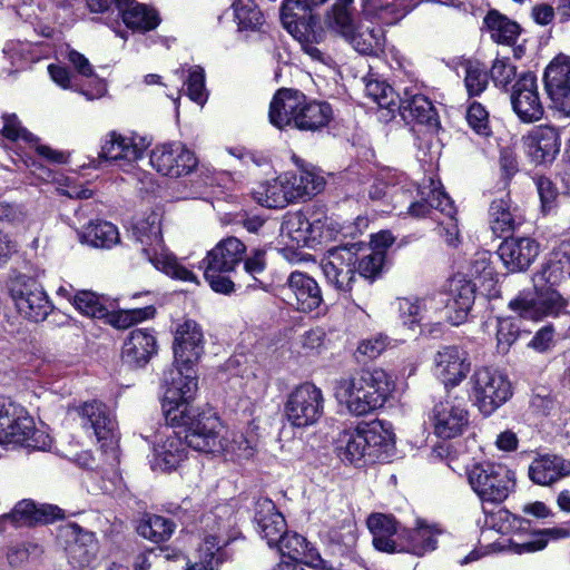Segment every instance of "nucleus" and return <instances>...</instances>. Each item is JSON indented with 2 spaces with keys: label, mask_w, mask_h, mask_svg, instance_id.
<instances>
[{
  "label": "nucleus",
  "mask_w": 570,
  "mask_h": 570,
  "mask_svg": "<svg viewBox=\"0 0 570 570\" xmlns=\"http://www.w3.org/2000/svg\"><path fill=\"white\" fill-rule=\"evenodd\" d=\"M180 406L170 407L165 420L174 426H186L184 439L188 448L204 453H224L237 460H247L255 454L254 438L242 433H233L230 438L220 435L222 423L212 410L199 411L190 404Z\"/></svg>",
  "instance_id": "1"
},
{
  "label": "nucleus",
  "mask_w": 570,
  "mask_h": 570,
  "mask_svg": "<svg viewBox=\"0 0 570 570\" xmlns=\"http://www.w3.org/2000/svg\"><path fill=\"white\" fill-rule=\"evenodd\" d=\"M204 351V335L200 326L193 320L179 324L175 332L174 367L165 374L168 387L163 400L164 415L173 407L189 404L197 391V376L194 364Z\"/></svg>",
  "instance_id": "2"
},
{
  "label": "nucleus",
  "mask_w": 570,
  "mask_h": 570,
  "mask_svg": "<svg viewBox=\"0 0 570 570\" xmlns=\"http://www.w3.org/2000/svg\"><path fill=\"white\" fill-rule=\"evenodd\" d=\"M189 500H184L173 513L183 524L189 525L197 521L205 533L204 541L198 549L199 560L187 570H218L220 563V547L228 544V533L233 524V510L227 504L217 505L214 510L198 517V511L190 510Z\"/></svg>",
  "instance_id": "3"
},
{
  "label": "nucleus",
  "mask_w": 570,
  "mask_h": 570,
  "mask_svg": "<svg viewBox=\"0 0 570 570\" xmlns=\"http://www.w3.org/2000/svg\"><path fill=\"white\" fill-rule=\"evenodd\" d=\"M392 390L390 375L377 367L340 379L335 385V397L351 414L361 416L382 407Z\"/></svg>",
  "instance_id": "4"
},
{
  "label": "nucleus",
  "mask_w": 570,
  "mask_h": 570,
  "mask_svg": "<svg viewBox=\"0 0 570 570\" xmlns=\"http://www.w3.org/2000/svg\"><path fill=\"white\" fill-rule=\"evenodd\" d=\"M132 235L139 245L141 257L156 269L178 281L197 283V276L181 265L165 246L160 217L157 213H151L146 218L137 220L132 227Z\"/></svg>",
  "instance_id": "5"
},
{
  "label": "nucleus",
  "mask_w": 570,
  "mask_h": 570,
  "mask_svg": "<svg viewBox=\"0 0 570 570\" xmlns=\"http://www.w3.org/2000/svg\"><path fill=\"white\" fill-rule=\"evenodd\" d=\"M322 4L312 0H284L281 8L284 28L301 43L304 52L317 61H324V53L317 45L324 40L325 32L315 13Z\"/></svg>",
  "instance_id": "6"
},
{
  "label": "nucleus",
  "mask_w": 570,
  "mask_h": 570,
  "mask_svg": "<svg viewBox=\"0 0 570 570\" xmlns=\"http://www.w3.org/2000/svg\"><path fill=\"white\" fill-rule=\"evenodd\" d=\"M51 443L50 435L36 428L33 419L23 406L10 399L0 397V444L46 451Z\"/></svg>",
  "instance_id": "7"
},
{
  "label": "nucleus",
  "mask_w": 570,
  "mask_h": 570,
  "mask_svg": "<svg viewBox=\"0 0 570 570\" xmlns=\"http://www.w3.org/2000/svg\"><path fill=\"white\" fill-rule=\"evenodd\" d=\"M353 0H335L326 11V24L343 36L353 48L363 55H375L383 49L384 36L381 28H355L350 7Z\"/></svg>",
  "instance_id": "8"
},
{
  "label": "nucleus",
  "mask_w": 570,
  "mask_h": 570,
  "mask_svg": "<svg viewBox=\"0 0 570 570\" xmlns=\"http://www.w3.org/2000/svg\"><path fill=\"white\" fill-rule=\"evenodd\" d=\"M468 479L483 505L485 503L501 504L515 488L514 472L508 466L494 462L474 464L468 471Z\"/></svg>",
  "instance_id": "9"
},
{
  "label": "nucleus",
  "mask_w": 570,
  "mask_h": 570,
  "mask_svg": "<svg viewBox=\"0 0 570 570\" xmlns=\"http://www.w3.org/2000/svg\"><path fill=\"white\" fill-rule=\"evenodd\" d=\"M470 396L481 413L492 414L512 396L508 377L498 370L480 367L470 377Z\"/></svg>",
  "instance_id": "10"
},
{
  "label": "nucleus",
  "mask_w": 570,
  "mask_h": 570,
  "mask_svg": "<svg viewBox=\"0 0 570 570\" xmlns=\"http://www.w3.org/2000/svg\"><path fill=\"white\" fill-rule=\"evenodd\" d=\"M323 413V392L313 383H303L288 394L285 403V414L293 426H311L322 417Z\"/></svg>",
  "instance_id": "11"
},
{
  "label": "nucleus",
  "mask_w": 570,
  "mask_h": 570,
  "mask_svg": "<svg viewBox=\"0 0 570 570\" xmlns=\"http://www.w3.org/2000/svg\"><path fill=\"white\" fill-rule=\"evenodd\" d=\"M10 295L18 313L29 321H45L52 312V305L42 286L29 276L18 275L13 278Z\"/></svg>",
  "instance_id": "12"
},
{
  "label": "nucleus",
  "mask_w": 570,
  "mask_h": 570,
  "mask_svg": "<svg viewBox=\"0 0 570 570\" xmlns=\"http://www.w3.org/2000/svg\"><path fill=\"white\" fill-rule=\"evenodd\" d=\"M358 255V244L351 243L330 248L322 261L323 273L327 282L338 291H351L355 281Z\"/></svg>",
  "instance_id": "13"
},
{
  "label": "nucleus",
  "mask_w": 570,
  "mask_h": 570,
  "mask_svg": "<svg viewBox=\"0 0 570 570\" xmlns=\"http://www.w3.org/2000/svg\"><path fill=\"white\" fill-rule=\"evenodd\" d=\"M148 145L145 138L110 131L102 141L99 157L122 171L130 173L136 161L142 158Z\"/></svg>",
  "instance_id": "14"
},
{
  "label": "nucleus",
  "mask_w": 570,
  "mask_h": 570,
  "mask_svg": "<svg viewBox=\"0 0 570 570\" xmlns=\"http://www.w3.org/2000/svg\"><path fill=\"white\" fill-rule=\"evenodd\" d=\"M149 161L159 174L171 178L190 174L198 164L195 154L178 141L156 146Z\"/></svg>",
  "instance_id": "15"
},
{
  "label": "nucleus",
  "mask_w": 570,
  "mask_h": 570,
  "mask_svg": "<svg viewBox=\"0 0 570 570\" xmlns=\"http://www.w3.org/2000/svg\"><path fill=\"white\" fill-rule=\"evenodd\" d=\"M567 306V299L550 286L539 288L535 296L520 294L509 303V307L520 317L529 320L559 315L566 311Z\"/></svg>",
  "instance_id": "16"
},
{
  "label": "nucleus",
  "mask_w": 570,
  "mask_h": 570,
  "mask_svg": "<svg viewBox=\"0 0 570 570\" xmlns=\"http://www.w3.org/2000/svg\"><path fill=\"white\" fill-rule=\"evenodd\" d=\"M433 433L440 439L461 435L469 423V412L463 402L448 395L440 400L429 415Z\"/></svg>",
  "instance_id": "17"
},
{
  "label": "nucleus",
  "mask_w": 570,
  "mask_h": 570,
  "mask_svg": "<svg viewBox=\"0 0 570 570\" xmlns=\"http://www.w3.org/2000/svg\"><path fill=\"white\" fill-rule=\"evenodd\" d=\"M510 101L513 111L522 122L540 120L544 109L541 102L537 77L531 72L522 73L512 86Z\"/></svg>",
  "instance_id": "18"
},
{
  "label": "nucleus",
  "mask_w": 570,
  "mask_h": 570,
  "mask_svg": "<svg viewBox=\"0 0 570 570\" xmlns=\"http://www.w3.org/2000/svg\"><path fill=\"white\" fill-rule=\"evenodd\" d=\"M543 79L552 106L570 116V59L556 57L546 68Z\"/></svg>",
  "instance_id": "19"
},
{
  "label": "nucleus",
  "mask_w": 570,
  "mask_h": 570,
  "mask_svg": "<svg viewBox=\"0 0 570 570\" xmlns=\"http://www.w3.org/2000/svg\"><path fill=\"white\" fill-rule=\"evenodd\" d=\"M433 185L434 183L431 181L426 193L425 188L421 190L406 178L405 181L393 188L390 195V203L393 209L399 210V215H407L415 218L425 217L431 212L430 200L432 191L438 188Z\"/></svg>",
  "instance_id": "20"
},
{
  "label": "nucleus",
  "mask_w": 570,
  "mask_h": 570,
  "mask_svg": "<svg viewBox=\"0 0 570 570\" xmlns=\"http://www.w3.org/2000/svg\"><path fill=\"white\" fill-rule=\"evenodd\" d=\"M396 114L406 124L424 125L430 129L439 127V117L432 102L413 88H405L397 98Z\"/></svg>",
  "instance_id": "21"
},
{
  "label": "nucleus",
  "mask_w": 570,
  "mask_h": 570,
  "mask_svg": "<svg viewBox=\"0 0 570 570\" xmlns=\"http://www.w3.org/2000/svg\"><path fill=\"white\" fill-rule=\"evenodd\" d=\"M79 414L82 419V425L91 429L102 445L114 444L118 439L117 421L114 413L101 402H86L80 409Z\"/></svg>",
  "instance_id": "22"
},
{
  "label": "nucleus",
  "mask_w": 570,
  "mask_h": 570,
  "mask_svg": "<svg viewBox=\"0 0 570 570\" xmlns=\"http://www.w3.org/2000/svg\"><path fill=\"white\" fill-rule=\"evenodd\" d=\"M539 254V244L530 237H505L498 255L509 272L527 271Z\"/></svg>",
  "instance_id": "23"
},
{
  "label": "nucleus",
  "mask_w": 570,
  "mask_h": 570,
  "mask_svg": "<svg viewBox=\"0 0 570 570\" xmlns=\"http://www.w3.org/2000/svg\"><path fill=\"white\" fill-rule=\"evenodd\" d=\"M61 535L67 538L66 552L70 564L85 569L96 560L98 546L91 532L83 531L77 524L70 523L61 529Z\"/></svg>",
  "instance_id": "24"
},
{
  "label": "nucleus",
  "mask_w": 570,
  "mask_h": 570,
  "mask_svg": "<svg viewBox=\"0 0 570 570\" xmlns=\"http://www.w3.org/2000/svg\"><path fill=\"white\" fill-rule=\"evenodd\" d=\"M475 285L461 276L449 281L448 299L445 302L448 321L458 326L464 323L474 303Z\"/></svg>",
  "instance_id": "25"
},
{
  "label": "nucleus",
  "mask_w": 570,
  "mask_h": 570,
  "mask_svg": "<svg viewBox=\"0 0 570 570\" xmlns=\"http://www.w3.org/2000/svg\"><path fill=\"white\" fill-rule=\"evenodd\" d=\"M285 289L287 291L288 304L301 312H312L323 302L317 282L301 272L291 273Z\"/></svg>",
  "instance_id": "26"
},
{
  "label": "nucleus",
  "mask_w": 570,
  "mask_h": 570,
  "mask_svg": "<svg viewBox=\"0 0 570 570\" xmlns=\"http://www.w3.org/2000/svg\"><path fill=\"white\" fill-rule=\"evenodd\" d=\"M469 371L466 354L456 346H444L434 355V373L445 386L459 385Z\"/></svg>",
  "instance_id": "27"
},
{
  "label": "nucleus",
  "mask_w": 570,
  "mask_h": 570,
  "mask_svg": "<svg viewBox=\"0 0 570 570\" xmlns=\"http://www.w3.org/2000/svg\"><path fill=\"white\" fill-rule=\"evenodd\" d=\"M167 425L158 433V440L154 444V454L156 465L169 471L176 469L186 456V448L178 435L170 428H175L166 421ZM186 430V426H183Z\"/></svg>",
  "instance_id": "28"
},
{
  "label": "nucleus",
  "mask_w": 570,
  "mask_h": 570,
  "mask_svg": "<svg viewBox=\"0 0 570 570\" xmlns=\"http://www.w3.org/2000/svg\"><path fill=\"white\" fill-rule=\"evenodd\" d=\"M443 529L438 523L417 519L414 529H403L399 538L405 541L400 551H406L415 556H423L436 549L438 537Z\"/></svg>",
  "instance_id": "29"
},
{
  "label": "nucleus",
  "mask_w": 570,
  "mask_h": 570,
  "mask_svg": "<svg viewBox=\"0 0 570 570\" xmlns=\"http://www.w3.org/2000/svg\"><path fill=\"white\" fill-rule=\"evenodd\" d=\"M304 95L297 90L279 89L269 105V121L278 129L295 128V118L298 115Z\"/></svg>",
  "instance_id": "30"
},
{
  "label": "nucleus",
  "mask_w": 570,
  "mask_h": 570,
  "mask_svg": "<svg viewBox=\"0 0 570 570\" xmlns=\"http://www.w3.org/2000/svg\"><path fill=\"white\" fill-rule=\"evenodd\" d=\"M528 473L533 483L548 487L570 476V460L557 454L539 455L529 465Z\"/></svg>",
  "instance_id": "31"
},
{
  "label": "nucleus",
  "mask_w": 570,
  "mask_h": 570,
  "mask_svg": "<svg viewBox=\"0 0 570 570\" xmlns=\"http://www.w3.org/2000/svg\"><path fill=\"white\" fill-rule=\"evenodd\" d=\"M282 556H287L292 561L305 563L308 567L331 570L332 567L323 560L314 547H311L306 539L297 533H286L275 546Z\"/></svg>",
  "instance_id": "32"
},
{
  "label": "nucleus",
  "mask_w": 570,
  "mask_h": 570,
  "mask_svg": "<svg viewBox=\"0 0 570 570\" xmlns=\"http://www.w3.org/2000/svg\"><path fill=\"white\" fill-rule=\"evenodd\" d=\"M523 218L518 209L512 207L509 194L494 198L489 207V225L497 237H508L520 225Z\"/></svg>",
  "instance_id": "33"
},
{
  "label": "nucleus",
  "mask_w": 570,
  "mask_h": 570,
  "mask_svg": "<svg viewBox=\"0 0 570 570\" xmlns=\"http://www.w3.org/2000/svg\"><path fill=\"white\" fill-rule=\"evenodd\" d=\"M246 253V246L236 237H227L222 239L206 257L202 261V265L214 267L225 272H233L243 261Z\"/></svg>",
  "instance_id": "34"
},
{
  "label": "nucleus",
  "mask_w": 570,
  "mask_h": 570,
  "mask_svg": "<svg viewBox=\"0 0 570 570\" xmlns=\"http://www.w3.org/2000/svg\"><path fill=\"white\" fill-rule=\"evenodd\" d=\"M254 199L267 208H284L289 203L298 199V194L292 191L287 175H281L273 180H267L253 190Z\"/></svg>",
  "instance_id": "35"
},
{
  "label": "nucleus",
  "mask_w": 570,
  "mask_h": 570,
  "mask_svg": "<svg viewBox=\"0 0 570 570\" xmlns=\"http://www.w3.org/2000/svg\"><path fill=\"white\" fill-rule=\"evenodd\" d=\"M156 337L145 328L130 332L122 346V360L132 366H144L156 353Z\"/></svg>",
  "instance_id": "36"
},
{
  "label": "nucleus",
  "mask_w": 570,
  "mask_h": 570,
  "mask_svg": "<svg viewBox=\"0 0 570 570\" xmlns=\"http://www.w3.org/2000/svg\"><path fill=\"white\" fill-rule=\"evenodd\" d=\"M255 521L257 523V531L271 548L275 547L286 533L285 518L275 509L271 500H264L258 503Z\"/></svg>",
  "instance_id": "37"
},
{
  "label": "nucleus",
  "mask_w": 570,
  "mask_h": 570,
  "mask_svg": "<svg viewBox=\"0 0 570 570\" xmlns=\"http://www.w3.org/2000/svg\"><path fill=\"white\" fill-rule=\"evenodd\" d=\"M56 510L57 508L53 507L39 509L32 501L22 500L10 512L0 515V524L10 522L20 528L36 523H48L57 518Z\"/></svg>",
  "instance_id": "38"
},
{
  "label": "nucleus",
  "mask_w": 570,
  "mask_h": 570,
  "mask_svg": "<svg viewBox=\"0 0 570 570\" xmlns=\"http://www.w3.org/2000/svg\"><path fill=\"white\" fill-rule=\"evenodd\" d=\"M431 209L435 208L444 214L445 218L439 223V235L452 247L460 243V229L455 218V207L450 197L441 189L435 188L432 191L430 200Z\"/></svg>",
  "instance_id": "39"
},
{
  "label": "nucleus",
  "mask_w": 570,
  "mask_h": 570,
  "mask_svg": "<svg viewBox=\"0 0 570 570\" xmlns=\"http://www.w3.org/2000/svg\"><path fill=\"white\" fill-rule=\"evenodd\" d=\"M333 119V109L326 101H306L301 105L295 118V128L302 131H320Z\"/></svg>",
  "instance_id": "40"
},
{
  "label": "nucleus",
  "mask_w": 570,
  "mask_h": 570,
  "mask_svg": "<svg viewBox=\"0 0 570 570\" xmlns=\"http://www.w3.org/2000/svg\"><path fill=\"white\" fill-rule=\"evenodd\" d=\"M362 81L364 83L365 97L379 106L382 111V118L385 120L394 118L400 95L389 83L375 78L373 75L364 77Z\"/></svg>",
  "instance_id": "41"
},
{
  "label": "nucleus",
  "mask_w": 570,
  "mask_h": 570,
  "mask_svg": "<svg viewBox=\"0 0 570 570\" xmlns=\"http://www.w3.org/2000/svg\"><path fill=\"white\" fill-rule=\"evenodd\" d=\"M367 527L373 535V546L383 552H396L394 535H399V527L394 517L373 513L367 519Z\"/></svg>",
  "instance_id": "42"
},
{
  "label": "nucleus",
  "mask_w": 570,
  "mask_h": 570,
  "mask_svg": "<svg viewBox=\"0 0 570 570\" xmlns=\"http://www.w3.org/2000/svg\"><path fill=\"white\" fill-rule=\"evenodd\" d=\"M559 149V135L553 127H539L530 135L529 154L535 161L547 163L553 160Z\"/></svg>",
  "instance_id": "43"
},
{
  "label": "nucleus",
  "mask_w": 570,
  "mask_h": 570,
  "mask_svg": "<svg viewBox=\"0 0 570 570\" xmlns=\"http://www.w3.org/2000/svg\"><path fill=\"white\" fill-rule=\"evenodd\" d=\"M48 72L50 75L51 80L57 86L65 90H72L79 92L89 101L99 99L104 97L107 92V86L102 79L94 80L92 87L90 89L79 87L75 82V77L72 76V73L63 66L51 63L48 66Z\"/></svg>",
  "instance_id": "44"
},
{
  "label": "nucleus",
  "mask_w": 570,
  "mask_h": 570,
  "mask_svg": "<svg viewBox=\"0 0 570 570\" xmlns=\"http://www.w3.org/2000/svg\"><path fill=\"white\" fill-rule=\"evenodd\" d=\"M361 429L365 440L366 454L371 461L380 459L382 454L393 448V434L384 428L381 421L361 425Z\"/></svg>",
  "instance_id": "45"
},
{
  "label": "nucleus",
  "mask_w": 570,
  "mask_h": 570,
  "mask_svg": "<svg viewBox=\"0 0 570 570\" xmlns=\"http://www.w3.org/2000/svg\"><path fill=\"white\" fill-rule=\"evenodd\" d=\"M361 425L342 431L335 441V451L342 461L357 463L367 458Z\"/></svg>",
  "instance_id": "46"
},
{
  "label": "nucleus",
  "mask_w": 570,
  "mask_h": 570,
  "mask_svg": "<svg viewBox=\"0 0 570 570\" xmlns=\"http://www.w3.org/2000/svg\"><path fill=\"white\" fill-rule=\"evenodd\" d=\"M125 24L136 31L146 32L155 29L160 19L157 12L149 9L145 4L137 3L132 0L131 3L119 8Z\"/></svg>",
  "instance_id": "47"
},
{
  "label": "nucleus",
  "mask_w": 570,
  "mask_h": 570,
  "mask_svg": "<svg viewBox=\"0 0 570 570\" xmlns=\"http://www.w3.org/2000/svg\"><path fill=\"white\" fill-rule=\"evenodd\" d=\"M176 524L161 515L150 514L146 515L138 524V533L154 542H164L171 538Z\"/></svg>",
  "instance_id": "48"
},
{
  "label": "nucleus",
  "mask_w": 570,
  "mask_h": 570,
  "mask_svg": "<svg viewBox=\"0 0 570 570\" xmlns=\"http://www.w3.org/2000/svg\"><path fill=\"white\" fill-rule=\"evenodd\" d=\"M82 240L92 247L109 248L119 240L117 227L109 222L90 223L82 233Z\"/></svg>",
  "instance_id": "49"
},
{
  "label": "nucleus",
  "mask_w": 570,
  "mask_h": 570,
  "mask_svg": "<svg viewBox=\"0 0 570 570\" xmlns=\"http://www.w3.org/2000/svg\"><path fill=\"white\" fill-rule=\"evenodd\" d=\"M311 217L302 212H295L286 216L281 230L297 246H307L311 243Z\"/></svg>",
  "instance_id": "50"
},
{
  "label": "nucleus",
  "mask_w": 570,
  "mask_h": 570,
  "mask_svg": "<svg viewBox=\"0 0 570 570\" xmlns=\"http://www.w3.org/2000/svg\"><path fill=\"white\" fill-rule=\"evenodd\" d=\"M443 299L436 302L435 295L424 297H407L399 302V309L402 316L411 318V323H420L432 311L439 309Z\"/></svg>",
  "instance_id": "51"
},
{
  "label": "nucleus",
  "mask_w": 570,
  "mask_h": 570,
  "mask_svg": "<svg viewBox=\"0 0 570 570\" xmlns=\"http://www.w3.org/2000/svg\"><path fill=\"white\" fill-rule=\"evenodd\" d=\"M484 23L491 32V38L499 43H512L519 36V26L498 11H490L484 18Z\"/></svg>",
  "instance_id": "52"
},
{
  "label": "nucleus",
  "mask_w": 570,
  "mask_h": 570,
  "mask_svg": "<svg viewBox=\"0 0 570 570\" xmlns=\"http://www.w3.org/2000/svg\"><path fill=\"white\" fill-rule=\"evenodd\" d=\"M292 191L298 194V198L311 197L321 193L325 186L322 176L309 171L302 170L298 174H286Z\"/></svg>",
  "instance_id": "53"
},
{
  "label": "nucleus",
  "mask_w": 570,
  "mask_h": 570,
  "mask_svg": "<svg viewBox=\"0 0 570 570\" xmlns=\"http://www.w3.org/2000/svg\"><path fill=\"white\" fill-rule=\"evenodd\" d=\"M406 180V175L395 169H384L379 173L374 183L368 189V197L372 200L390 199V195L399 184Z\"/></svg>",
  "instance_id": "54"
},
{
  "label": "nucleus",
  "mask_w": 570,
  "mask_h": 570,
  "mask_svg": "<svg viewBox=\"0 0 570 570\" xmlns=\"http://www.w3.org/2000/svg\"><path fill=\"white\" fill-rule=\"evenodd\" d=\"M73 306L81 314L94 318H105L108 315L105 298L91 291L76 292L73 295Z\"/></svg>",
  "instance_id": "55"
},
{
  "label": "nucleus",
  "mask_w": 570,
  "mask_h": 570,
  "mask_svg": "<svg viewBox=\"0 0 570 570\" xmlns=\"http://www.w3.org/2000/svg\"><path fill=\"white\" fill-rule=\"evenodd\" d=\"M357 244L360 255L356 263V273L364 278L374 279L381 273L384 254L381 250L370 249L363 243Z\"/></svg>",
  "instance_id": "56"
},
{
  "label": "nucleus",
  "mask_w": 570,
  "mask_h": 570,
  "mask_svg": "<svg viewBox=\"0 0 570 570\" xmlns=\"http://www.w3.org/2000/svg\"><path fill=\"white\" fill-rule=\"evenodd\" d=\"M556 533L558 535H567L566 530L561 529H547L534 535V538L515 541L510 539L508 546L501 544L499 550H509L515 554L531 553L535 551H540L546 548L548 540L544 538L547 534Z\"/></svg>",
  "instance_id": "57"
},
{
  "label": "nucleus",
  "mask_w": 570,
  "mask_h": 570,
  "mask_svg": "<svg viewBox=\"0 0 570 570\" xmlns=\"http://www.w3.org/2000/svg\"><path fill=\"white\" fill-rule=\"evenodd\" d=\"M391 345V340L383 333L372 334L360 341L356 348L358 362H366L377 358Z\"/></svg>",
  "instance_id": "58"
},
{
  "label": "nucleus",
  "mask_w": 570,
  "mask_h": 570,
  "mask_svg": "<svg viewBox=\"0 0 570 570\" xmlns=\"http://www.w3.org/2000/svg\"><path fill=\"white\" fill-rule=\"evenodd\" d=\"M156 309L153 305L121 309L107 315L109 323L117 328H128L131 325L151 318Z\"/></svg>",
  "instance_id": "59"
},
{
  "label": "nucleus",
  "mask_w": 570,
  "mask_h": 570,
  "mask_svg": "<svg viewBox=\"0 0 570 570\" xmlns=\"http://www.w3.org/2000/svg\"><path fill=\"white\" fill-rule=\"evenodd\" d=\"M489 75L479 61H468L465 65L464 83L470 97L481 95L488 87Z\"/></svg>",
  "instance_id": "60"
},
{
  "label": "nucleus",
  "mask_w": 570,
  "mask_h": 570,
  "mask_svg": "<svg viewBox=\"0 0 570 570\" xmlns=\"http://www.w3.org/2000/svg\"><path fill=\"white\" fill-rule=\"evenodd\" d=\"M184 86H186V94L190 100L200 106L207 101L208 92L205 88V71L202 67H189Z\"/></svg>",
  "instance_id": "61"
},
{
  "label": "nucleus",
  "mask_w": 570,
  "mask_h": 570,
  "mask_svg": "<svg viewBox=\"0 0 570 570\" xmlns=\"http://www.w3.org/2000/svg\"><path fill=\"white\" fill-rule=\"evenodd\" d=\"M520 334V326L513 318H499L497 325V350L507 354Z\"/></svg>",
  "instance_id": "62"
},
{
  "label": "nucleus",
  "mask_w": 570,
  "mask_h": 570,
  "mask_svg": "<svg viewBox=\"0 0 570 570\" xmlns=\"http://www.w3.org/2000/svg\"><path fill=\"white\" fill-rule=\"evenodd\" d=\"M484 523L483 527L493 529L500 533H509L519 521V519L511 514L507 509L498 508L495 511H489L483 505Z\"/></svg>",
  "instance_id": "63"
},
{
  "label": "nucleus",
  "mask_w": 570,
  "mask_h": 570,
  "mask_svg": "<svg viewBox=\"0 0 570 570\" xmlns=\"http://www.w3.org/2000/svg\"><path fill=\"white\" fill-rule=\"evenodd\" d=\"M311 242H328L334 239L338 233V224L332 218L322 214H313L311 216Z\"/></svg>",
  "instance_id": "64"
}]
</instances>
